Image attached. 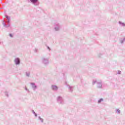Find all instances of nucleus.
<instances>
[{
	"label": "nucleus",
	"instance_id": "1",
	"mask_svg": "<svg viewBox=\"0 0 125 125\" xmlns=\"http://www.w3.org/2000/svg\"><path fill=\"white\" fill-rule=\"evenodd\" d=\"M7 21H2V25L4 28H9L10 27V17L5 16Z\"/></svg>",
	"mask_w": 125,
	"mask_h": 125
},
{
	"label": "nucleus",
	"instance_id": "2",
	"mask_svg": "<svg viewBox=\"0 0 125 125\" xmlns=\"http://www.w3.org/2000/svg\"><path fill=\"white\" fill-rule=\"evenodd\" d=\"M57 101L59 104L63 105L65 103L64 102V99H63V98L60 96L57 98Z\"/></svg>",
	"mask_w": 125,
	"mask_h": 125
},
{
	"label": "nucleus",
	"instance_id": "3",
	"mask_svg": "<svg viewBox=\"0 0 125 125\" xmlns=\"http://www.w3.org/2000/svg\"><path fill=\"white\" fill-rule=\"evenodd\" d=\"M29 2H31L35 6L40 5V2L39 1V0H29Z\"/></svg>",
	"mask_w": 125,
	"mask_h": 125
},
{
	"label": "nucleus",
	"instance_id": "4",
	"mask_svg": "<svg viewBox=\"0 0 125 125\" xmlns=\"http://www.w3.org/2000/svg\"><path fill=\"white\" fill-rule=\"evenodd\" d=\"M60 28H61V26H60V24H59V23L56 22L55 24V31H59V30H60Z\"/></svg>",
	"mask_w": 125,
	"mask_h": 125
},
{
	"label": "nucleus",
	"instance_id": "5",
	"mask_svg": "<svg viewBox=\"0 0 125 125\" xmlns=\"http://www.w3.org/2000/svg\"><path fill=\"white\" fill-rule=\"evenodd\" d=\"M42 63H44V65H47L48 64V59L45 58H42Z\"/></svg>",
	"mask_w": 125,
	"mask_h": 125
},
{
	"label": "nucleus",
	"instance_id": "6",
	"mask_svg": "<svg viewBox=\"0 0 125 125\" xmlns=\"http://www.w3.org/2000/svg\"><path fill=\"white\" fill-rule=\"evenodd\" d=\"M14 62L16 65H19L20 64V59L16 58L14 60Z\"/></svg>",
	"mask_w": 125,
	"mask_h": 125
},
{
	"label": "nucleus",
	"instance_id": "7",
	"mask_svg": "<svg viewBox=\"0 0 125 125\" xmlns=\"http://www.w3.org/2000/svg\"><path fill=\"white\" fill-rule=\"evenodd\" d=\"M30 84H31L33 90H36V89H37V87H38V86L36 85V83H31Z\"/></svg>",
	"mask_w": 125,
	"mask_h": 125
},
{
	"label": "nucleus",
	"instance_id": "8",
	"mask_svg": "<svg viewBox=\"0 0 125 125\" xmlns=\"http://www.w3.org/2000/svg\"><path fill=\"white\" fill-rule=\"evenodd\" d=\"M97 87L98 88H102V81L97 82Z\"/></svg>",
	"mask_w": 125,
	"mask_h": 125
},
{
	"label": "nucleus",
	"instance_id": "9",
	"mask_svg": "<svg viewBox=\"0 0 125 125\" xmlns=\"http://www.w3.org/2000/svg\"><path fill=\"white\" fill-rule=\"evenodd\" d=\"M52 89H53V90L56 91V90H58V87H57V86L56 85H52L51 86Z\"/></svg>",
	"mask_w": 125,
	"mask_h": 125
},
{
	"label": "nucleus",
	"instance_id": "10",
	"mask_svg": "<svg viewBox=\"0 0 125 125\" xmlns=\"http://www.w3.org/2000/svg\"><path fill=\"white\" fill-rule=\"evenodd\" d=\"M68 87L70 92H73V88H74V87L68 85Z\"/></svg>",
	"mask_w": 125,
	"mask_h": 125
},
{
	"label": "nucleus",
	"instance_id": "11",
	"mask_svg": "<svg viewBox=\"0 0 125 125\" xmlns=\"http://www.w3.org/2000/svg\"><path fill=\"white\" fill-rule=\"evenodd\" d=\"M25 75L27 78H30V76H31V72L30 71H27L25 72Z\"/></svg>",
	"mask_w": 125,
	"mask_h": 125
},
{
	"label": "nucleus",
	"instance_id": "12",
	"mask_svg": "<svg viewBox=\"0 0 125 125\" xmlns=\"http://www.w3.org/2000/svg\"><path fill=\"white\" fill-rule=\"evenodd\" d=\"M119 25H121L122 27H125V23L124 22H122V21H119Z\"/></svg>",
	"mask_w": 125,
	"mask_h": 125
},
{
	"label": "nucleus",
	"instance_id": "13",
	"mask_svg": "<svg viewBox=\"0 0 125 125\" xmlns=\"http://www.w3.org/2000/svg\"><path fill=\"white\" fill-rule=\"evenodd\" d=\"M121 43L123 44L124 42H125V38H124L123 40L120 41Z\"/></svg>",
	"mask_w": 125,
	"mask_h": 125
},
{
	"label": "nucleus",
	"instance_id": "14",
	"mask_svg": "<svg viewBox=\"0 0 125 125\" xmlns=\"http://www.w3.org/2000/svg\"><path fill=\"white\" fill-rule=\"evenodd\" d=\"M116 112L117 113V114H121V110H120L119 109H117L116 110Z\"/></svg>",
	"mask_w": 125,
	"mask_h": 125
},
{
	"label": "nucleus",
	"instance_id": "15",
	"mask_svg": "<svg viewBox=\"0 0 125 125\" xmlns=\"http://www.w3.org/2000/svg\"><path fill=\"white\" fill-rule=\"evenodd\" d=\"M103 98H101L98 102V103H101V102H102V101H103Z\"/></svg>",
	"mask_w": 125,
	"mask_h": 125
},
{
	"label": "nucleus",
	"instance_id": "16",
	"mask_svg": "<svg viewBox=\"0 0 125 125\" xmlns=\"http://www.w3.org/2000/svg\"><path fill=\"white\" fill-rule=\"evenodd\" d=\"M32 113L34 114V115H35V117H38V114L37 113H36L35 111L32 110Z\"/></svg>",
	"mask_w": 125,
	"mask_h": 125
},
{
	"label": "nucleus",
	"instance_id": "17",
	"mask_svg": "<svg viewBox=\"0 0 125 125\" xmlns=\"http://www.w3.org/2000/svg\"><path fill=\"white\" fill-rule=\"evenodd\" d=\"M39 119L41 121V122L43 123V119L42 118H41V116L39 117Z\"/></svg>",
	"mask_w": 125,
	"mask_h": 125
},
{
	"label": "nucleus",
	"instance_id": "18",
	"mask_svg": "<svg viewBox=\"0 0 125 125\" xmlns=\"http://www.w3.org/2000/svg\"><path fill=\"white\" fill-rule=\"evenodd\" d=\"M96 83H97V82H96V80H93L92 84H93V85L95 84Z\"/></svg>",
	"mask_w": 125,
	"mask_h": 125
},
{
	"label": "nucleus",
	"instance_id": "19",
	"mask_svg": "<svg viewBox=\"0 0 125 125\" xmlns=\"http://www.w3.org/2000/svg\"><path fill=\"white\" fill-rule=\"evenodd\" d=\"M5 95H6V96H7V97H8V96H9L8 93L7 92H5Z\"/></svg>",
	"mask_w": 125,
	"mask_h": 125
},
{
	"label": "nucleus",
	"instance_id": "20",
	"mask_svg": "<svg viewBox=\"0 0 125 125\" xmlns=\"http://www.w3.org/2000/svg\"><path fill=\"white\" fill-rule=\"evenodd\" d=\"M9 37H10L11 38H13V35L11 33H10L9 34Z\"/></svg>",
	"mask_w": 125,
	"mask_h": 125
},
{
	"label": "nucleus",
	"instance_id": "21",
	"mask_svg": "<svg viewBox=\"0 0 125 125\" xmlns=\"http://www.w3.org/2000/svg\"><path fill=\"white\" fill-rule=\"evenodd\" d=\"M35 52H38V49H35Z\"/></svg>",
	"mask_w": 125,
	"mask_h": 125
},
{
	"label": "nucleus",
	"instance_id": "22",
	"mask_svg": "<svg viewBox=\"0 0 125 125\" xmlns=\"http://www.w3.org/2000/svg\"><path fill=\"white\" fill-rule=\"evenodd\" d=\"M118 74L119 75H120V74H121V71H118Z\"/></svg>",
	"mask_w": 125,
	"mask_h": 125
},
{
	"label": "nucleus",
	"instance_id": "23",
	"mask_svg": "<svg viewBox=\"0 0 125 125\" xmlns=\"http://www.w3.org/2000/svg\"><path fill=\"white\" fill-rule=\"evenodd\" d=\"M47 49H49V50H50V48L48 46H47Z\"/></svg>",
	"mask_w": 125,
	"mask_h": 125
},
{
	"label": "nucleus",
	"instance_id": "24",
	"mask_svg": "<svg viewBox=\"0 0 125 125\" xmlns=\"http://www.w3.org/2000/svg\"><path fill=\"white\" fill-rule=\"evenodd\" d=\"M25 90H27V91H28V89L27 88L25 87Z\"/></svg>",
	"mask_w": 125,
	"mask_h": 125
}]
</instances>
